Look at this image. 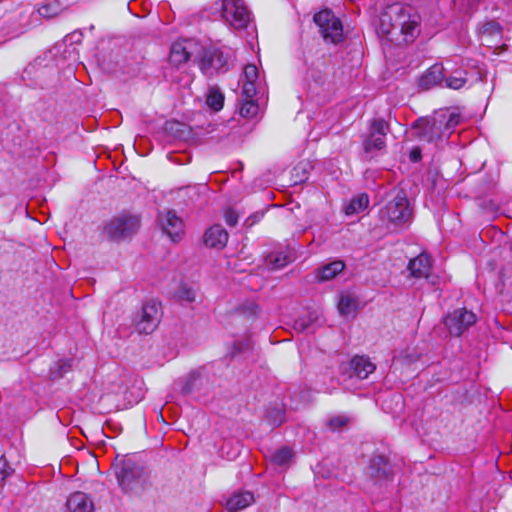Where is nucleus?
<instances>
[{"label": "nucleus", "instance_id": "obj_23", "mask_svg": "<svg viewBox=\"0 0 512 512\" xmlns=\"http://www.w3.org/2000/svg\"><path fill=\"white\" fill-rule=\"evenodd\" d=\"M369 205V197L367 194H360L351 199L345 207L346 215H353L365 210Z\"/></svg>", "mask_w": 512, "mask_h": 512}, {"label": "nucleus", "instance_id": "obj_15", "mask_svg": "<svg viewBox=\"0 0 512 512\" xmlns=\"http://www.w3.org/2000/svg\"><path fill=\"white\" fill-rule=\"evenodd\" d=\"M411 275L416 278H428L432 270L431 258L426 253H421L408 264Z\"/></svg>", "mask_w": 512, "mask_h": 512}, {"label": "nucleus", "instance_id": "obj_8", "mask_svg": "<svg viewBox=\"0 0 512 512\" xmlns=\"http://www.w3.org/2000/svg\"><path fill=\"white\" fill-rule=\"evenodd\" d=\"M477 321V316L466 308H458L448 313L444 324L452 336H460Z\"/></svg>", "mask_w": 512, "mask_h": 512}, {"label": "nucleus", "instance_id": "obj_25", "mask_svg": "<svg viewBox=\"0 0 512 512\" xmlns=\"http://www.w3.org/2000/svg\"><path fill=\"white\" fill-rule=\"evenodd\" d=\"M206 103L214 111H219L222 109L224 104V95L217 87H210Z\"/></svg>", "mask_w": 512, "mask_h": 512}, {"label": "nucleus", "instance_id": "obj_42", "mask_svg": "<svg viewBox=\"0 0 512 512\" xmlns=\"http://www.w3.org/2000/svg\"><path fill=\"white\" fill-rule=\"evenodd\" d=\"M410 160L412 162H418L421 160V150L418 147L413 148L410 151Z\"/></svg>", "mask_w": 512, "mask_h": 512}, {"label": "nucleus", "instance_id": "obj_35", "mask_svg": "<svg viewBox=\"0 0 512 512\" xmlns=\"http://www.w3.org/2000/svg\"><path fill=\"white\" fill-rule=\"evenodd\" d=\"M250 348L251 343L249 340L235 341L232 345V351L230 352V356L231 358H234L240 353L249 350Z\"/></svg>", "mask_w": 512, "mask_h": 512}, {"label": "nucleus", "instance_id": "obj_14", "mask_svg": "<svg viewBox=\"0 0 512 512\" xmlns=\"http://www.w3.org/2000/svg\"><path fill=\"white\" fill-rule=\"evenodd\" d=\"M349 366L351 370L350 376L361 380L367 379L376 369L375 364L366 356H354L350 360Z\"/></svg>", "mask_w": 512, "mask_h": 512}, {"label": "nucleus", "instance_id": "obj_11", "mask_svg": "<svg viewBox=\"0 0 512 512\" xmlns=\"http://www.w3.org/2000/svg\"><path fill=\"white\" fill-rule=\"evenodd\" d=\"M159 320V305L154 301L147 302L142 307L136 329L139 333L150 334L157 328Z\"/></svg>", "mask_w": 512, "mask_h": 512}, {"label": "nucleus", "instance_id": "obj_36", "mask_svg": "<svg viewBox=\"0 0 512 512\" xmlns=\"http://www.w3.org/2000/svg\"><path fill=\"white\" fill-rule=\"evenodd\" d=\"M13 469L10 467L8 462L6 461L4 455L0 457V485L4 482V480L9 477L12 473Z\"/></svg>", "mask_w": 512, "mask_h": 512}, {"label": "nucleus", "instance_id": "obj_41", "mask_svg": "<svg viewBox=\"0 0 512 512\" xmlns=\"http://www.w3.org/2000/svg\"><path fill=\"white\" fill-rule=\"evenodd\" d=\"M105 429H111L117 432L119 429L117 427L116 419L115 418H106L105 421L102 423V430L105 433Z\"/></svg>", "mask_w": 512, "mask_h": 512}, {"label": "nucleus", "instance_id": "obj_9", "mask_svg": "<svg viewBox=\"0 0 512 512\" xmlns=\"http://www.w3.org/2000/svg\"><path fill=\"white\" fill-rule=\"evenodd\" d=\"M230 58V54L219 49H207L203 53L200 69L207 76L226 72L229 68Z\"/></svg>", "mask_w": 512, "mask_h": 512}, {"label": "nucleus", "instance_id": "obj_7", "mask_svg": "<svg viewBox=\"0 0 512 512\" xmlns=\"http://www.w3.org/2000/svg\"><path fill=\"white\" fill-rule=\"evenodd\" d=\"M412 130L420 141L429 143L438 141L442 139L445 132L444 119H438L436 117L432 119H418L412 125Z\"/></svg>", "mask_w": 512, "mask_h": 512}, {"label": "nucleus", "instance_id": "obj_3", "mask_svg": "<svg viewBox=\"0 0 512 512\" xmlns=\"http://www.w3.org/2000/svg\"><path fill=\"white\" fill-rule=\"evenodd\" d=\"M116 476L120 487L127 493L139 494L149 484L147 471L132 460L124 461Z\"/></svg>", "mask_w": 512, "mask_h": 512}, {"label": "nucleus", "instance_id": "obj_16", "mask_svg": "<svg viewBox=\"0 0 512 512\" xmlns=\"http://www.w3.org/2000/svg\"><path fill=\"white\" fill-rule=\"evenodd\" d=\"M445 77V68L442 64H434L419 79V86L428 90L442 83Z\"/></svg>", "mask_w": 512, "mask_h": 512}, {"label": "nucleus", "instance_id": "obj_18", "mask_svg": "<svg viewBox=\"0 0 512 512\" xmlns=\"http://www.w3.org/2000/svg\"><path fill=\"white\" fill-rule=\"evenodd\" d=\"M254 502V495L249 491L236 492L232 494L226 503L229 512H238L245 509Z\"/></svg>", "mask_w": 512, "mask_h": 512}, {"label": "nucleus", "instance_id": "obj_30", "mask_svg": "<svg viewBox=\"0 0 512 512\" xmlns=\"http://www.w3.org/2000/svg\"><path fill=\"white\" fill-rule=\"evenodd\" d=\"M202 383V378L198 373H191L188 375L185 385L182 387V392L184 394H190L192 393L196 388H198V385Z\"/></svg>", "mask_w": 512, "mask_h": 512}, {"label": "nucleus", "instance_id": "obj_39", "mask_svg": "<svg viewBox=\"0 0 512 512\" xmlns=\"http://www.w3.org/2000/svg\"><path fill=\"white\" fill-rule=\"evenodd\" d=\"M316 320H317V314L315 312H308L307 320L305 318L299 319L296 322V324L300 327V329L305 330V329H308L310 324Z\"/></svg>", "mask_w": 512, "mask_h": 512}, {"label": "nucleus", "instance_id": "obj_1", "mask_svg": "<svg viewBox=\"0 0 512 512\" xmlns=\"http://www.w3.org/2000/svg\"><path fill=\"white\" fill-rule=\"evenodd\" d=\"M420 16L416 10L401 3L386 7L380 16L379 31L390 41L412 42L419 34Z\"/></svg>", "mask_w": 512, "mask_h": 512}, {"label": "nucleus", "instance_id": "obj_32", "mask_svg": "<svg viewBox=\"0 0 512 512\" xmlns=\"http://www.w3.org/2000/svg\"><path fill=\"white\" fill-rule=\"evenodd\" d=\"M242 82L241 97L245 99H253V97L259 92V83L255 82Z\"/></svg>", "mask_w": 512, "mask_h": 512}, {"label": "nucleus", "instance_id": "obj_26", "mask_svg": "<svg viewBox=\"0 0 512 512\" xmlns=\"http://www.w3.org/2000/svg\"><path fill=\"white\" fill-rule=\"evenodd\" d=\"M357 307V301L348 294H342L338 302L339 313L343 316L353 314Z\"/></svg>", "mask_w": 512, "mask_h": 512}, {"label": "nucleus", "instance_id": "obj_43", "mask_svg": "<svg viewBox=\"0 0 512 512\" xmlns=\"http://www.w3.org/2000/svg\"><path fill=\"white\" fill-rule=\"evenodd\" d=\"M59 369L62 370L63 373L66 371H69L71 369V361L70 360H63L58 363Z\"/></svg>", "mask_w": 512, "mask_h": 512}, {"label": "nucleus", "instance_id": "obj_12", "mask_svg": "<svg viewBox=\"0 0 512 512\" xmlns=\"http://www.w3.org/2000/svg\"><path fill=\"white\" fill-rule=\"evenodd\" d=\"M159 224L165 234H167L173 242L181 239L184 233L183 220L172 210L160 212L158 215Z\"/></svg>", "mask_w": 512, "mask_h": 512}, {"label": "nucleus", "instance_id": "obj_17", "mask_svg": "<svg viewBox=\"0 0 512 512\" xmlns=\"http://www.w3.org/2000/svg\"><path fill=\"white\" fill-rule=\"evenodd\" d=\"M227 241L228 232L221 225H214L205 232L204 242L206 246L222 249Z\"/></svg>", "mask_w": 512, "mask_h": 512}, {"label": "nucleus", "instance_id": "obj_22", "mask_svg": "<svg viewBox=\"0 0 512 512\" xmlns=\"http://www.w3.org/2000/svg\"><path fill=\"white\" fill-rule=\"evenodd\" d=\"M292 261V256L286 251L272 252L266 257V263L271 269H281Z\"/></svg>", "mask_w": 512, "mask_h": 512}, {"label": "nucleus", "instance_id": "obj_29", "mask_svg": "<svg viewBox=\"0 0 512 512\" xmlns=\"http://www.w3.org/2000/svg\"><path fill=\"white\" fill-rule=\"evenodd\" d=\"M371 469H376V477H386L389 472V464L386 462V460L378 456L371 461Z\"/></svg>", "mask_w": 512, "mask_h": 512}, {"label": "nucleus", "instance_id": "obj_40", "mask_svg": "<svg viewBox=\"0 0 512 512\" xmlns=\"http://www.w3.org/2000/svg\"><path fill=\"white\" fill-rule=\"evenodd\" d=\"M224 218L229 226H235L238 222V214L233 209H227L224 213Z\"/></svg>", "mask_w": 512, "mask_h": 512}, {"label": "nucleus", "instance_id": "obj_13", "mask_svg": "<svg viewBox=\"0 0 512 512\" xmlns=\"http://www.w3.org/2000/svg\"><path fill=\"white\" fill-rule=\"evenodd\" d=\"M66 507L68 512H94L92 499L81 491L74 492L68 497Z\"/></svg>", "mask_w": 512, "mask_h": 512}, {"label": "nucleus", "instance_id": "obj_28", "mask_svg": "<svg viewBox=\"0 0 512 512\" xmlns=\"http://www.w3.org/2000/svg\"><path fill=\"white\" fill-rule=\"evenodd\" d=\"M293 451L288 447L278 449L272 456V461L280 466L287 465L293 458Z\"/></svg>", "mask_w": 512, "mask_h": 512}, {"label": "nucleus", "instance_id": "obj_10", "mask_svg": "<svg viewBox=\"0 0 512 512\" xmlns=\"http://www.w3.org/2000/svg\"><path fill=\"white\" fill-rule=\"evenodd\" d=\"M389 131L388 123L381 119H374L371 122L369 136L363 142V147L366 152L372 150H381L385 147V138Z\"/></svg>", "mask_w": 512, "mask_h": 512}, {"label": "nucleus", "instance_id": "obj_5", "mask_svg": "<svg viewBox=\"0 0 512 512\" xmlns=\"http://www.w3.org/2000/svg\"><path fill=\"white\" fill-rule=\"evenodd\" d=\"M315 23L320 27L325 40L339 43L343 38L341 21L330 10H322L314 15Z\"/></svg>", "mask_w": 512, "mask_h": 512}, {"label": "nucleus", "instance_id": "obj_34", "mask_svg": "<svg viewBox=\"0 0 512 512\" xmlns=\"http://www.w3.org/2000/svg\"><path fill=\"white\" fill-rule=\"evenodd\" d=\"M481 33L482 35L498 36L501 33V26L496 21L486 22L481 27Z\"/></svg>", "mask_w": 512, "mask_h": 512}, {"label": "nucleus", "instance_id": "obj_4", "mask_svg": "<svg viewBox=\"0 0 512 512\" xmlns=\"http://www.w3.org/2000/svg\"><path fill=\"white\" fill-rule=\"evenodd\" d=\"M140 227V220L135 215L121 214L111 219L104 230L115 241L124 240L134 235Z\"/></svg>", "mask_w": 512, "mask_h": 512}, {"label": "nucleus", "instance_id": "obj_24", "mask_svg": "<svg viewBox=\"0 0 512 512\" xmlns=\"http://www.w3.org/2000/svg\"><path fill=\"white\" fill-rule=\"evenodd\" d=\"M445 86L450 89L458 90L465 86L467 83L466 72L456 70L449 76L444 77Z\"/></svg>", "mask_w": 512, "mask_h": 512}, {"label": "nucleus", "instance_id": "obj_2", "mask_svg": "<svg viewBox=\"0 0 512 512\" xmlns=\"http://www.w3.org/2000/svg\"><path fill=\"white\" fill-rule=\"evenodd\" d=\"M411 219V210L409 208L406 196L399 192L385 206L379 210V220L381 225L389 232H394L405 226Z\"/></svg>", "mask_w": 512, "mask_h": 512}, {"label": "nucleus", "instance_id": "obj_37", "mask_svg": "<svg viewBox=\"0 0 512 512\" xmlns=\"http://www.w3.org/2000/svg\"><path fill=\"white\" fill-rule=\"evenodd\" d=\"M438 119H444V129L450 130L458 125L460 116L459 114L451 113L448 119H445V117H439Z\"/></svg>", "mask_w": 512, "mask_h": 512}, {"label": "nucleus", "instance_id": "obj_20", "mask_svg": "<svg viewBox=\"0 0 512 512\" xmlns=\"http://www.w3.org/2000/svg\"><path fill=\"white\" fill-rule=\"evenodd\" d=\"M190 58V53L187 51L185 45L181 42H176L172 45L169 61L173 65H181L187 62Z\"/></svg>", "mask_w": 512, "mask_h": 512}, {"label": "nucleus", "instance_id": "obj_33", "mask_svg": "<svg viewBox=\"0 0 512 512\" xmlns=\"http://www.w3.org/2000/svg\"><path fill=\"white\" fill-rule=\"evenodd\" d=\"M177 297L182 301L194 302L196 299V291L192 287L183 284L177 291Z\"/></svg>", "mask_w": 512, "mask_h": 512}, {"label": "nucleus", "instance_id": "obj_27", "mask_svg": "<svg viewBox=\"0 0 512 512\" xmlns=\"http://www.w3.org/2000/svg\"><path fill=\"white\" fill-rule=\"evenodd\" d=\"M259 111L258 104L253 99L242 98V104L240 107V115L244 118H253Z\"/></svg>", "mask_w": 512, "mask_h": 512}, {"label": "nucleus", "instance_id": "obj_31", "mask_svg": "<svg viewBox=\"0 0 512 512\" xmlns=\"http://www.w3.org/2000/svg\"><path fill=\"white\" fill-rule=\"evenodd\" d=\"M258 78V68L254 64H248L244 68L243 75L241 76L240 81L259 83Z\"/></svg>", "mask_w": 512, "mask_h": 512}, {"label": "nucleus", "instance_id": "obj_21", "mask_svg": "<svg viewBox=\"0 0 512 512\" xmlns=\"http://www.w3.org/2000/svg\"><path fill=\"white\" fill-rule=\"evenodd\" d=\"M144 418L143 425L147 434H151L153 437H157L158 434H165L167 427L170 425L165 421V418Z\"/></svg>", "mask_w": 512, "mask_h": 512}, {"label": "nucleus", "instance_id": "obj_44", "mask_svg": "<svg viewBox=\"0 0 512 512\" xmlns=\"http://www.w3.org/2000/svg\"><path fill=\"white\" fill-rule=\"evenodd\" d=\"M39 12L40 14L42 15H46V12H47V6H43L39 9Z\"/></svg>", "mask_w": 512, "mask_h": 512}, {"label": "nucleus", "instance_id": "obj_19", "mask_svg": "<svg viewBox=\"0 0 512 512\" xmlns=\"http://www.w3.org/2000/svg\"><path fill=\"white\" fill-rule=\"evenodd\" d=\"M345 264L341 260L333 261L319 268L316 277L319 281H328L343 271Z\"/></svg>", "mask_w": 512, "mask_h": 512}, {"label": "nucleus", "instance_id": "obj_6", "mask_svg": "<svg viewBox=\"0 0 512 512\" xmlns=\"http://www.w3.org/2000/svg\"><path fill=\"white\" fill-rule=\"evenodd\" d=\"M222 16L235 29H244L250 21V13L241 0H223Z\"/></svg>", "mask_w": 512, "mask_h": 512}, {"label": "nucleus", "instance_id": "obj_38", "mask_svg": "<svg viewBox=\"0 0 512 512\" xmlns=\"http://www.w3.org/2000/svg\"><path fill=\"white\" fill-rule=\"evenodd\" d=\"M348 419L349 418H340V417L330 418L327 423V426L329 427L330 430L336 431V430L340 429L341 427L345 426L348 422Z\"/></svg>", "mask_w": 512, "mask_h": 512}]
</instances>
